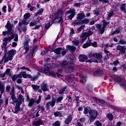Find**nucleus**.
<instances>
[{
    "label": "nucleus",
    "instance_id": "f257e3e1",
    "mask_svg": "<svg viewBox=\"0 0 126 126\" xmlns=\"http://www.w3.org/2000/svg\"><path fill=\"white\" fill-rule=\"evenodd\" d=\"M14 87H13L11 89V93L10 94L11 99L15 103H17L18 105H21L22 104V102H23L24 98L23 96L21 94H19L18 100L16 99V97L15 96V94H14Z\"/></svg>",
    "mask_w": 126,
    "mask_h": 126
},
{
    "label": "nucleus",
    "instance_id": "f03ea898",
    "mask_svg": "<svg viewBox=\"0 0 126 126\" xmlns=\"http://www.w3.org/2000/svg\"><path fill=\"white\" fill-rule=\"evenodd\" d=\"M16 54V50L14 49H12L11 50H10L8 52V56L6 57V55L4 54L1 63H7L8 61H12V59H13V57H14V55Z\"/></svg>",
    "mask_w": 126,
    "mask_h": 126
},
{
    "label": "nucleus",
    "instance_id": "7ed1b4c3",
    "mask_svg": "<svg viewBox=\"0 0 126 126\" xmlns=\"http://www.w3.org/2000/svg\"><path fill=\"white\" fill-rule=\"evenodd\" d=\"M54 22H59L61 24H63V11L58 10L57 14L55 15Z\"/></svg>",
    "mask_w": 126,
    "mask_h": 126
},
{
    "label": "nucleus",
    "instance_id": "20e7f679",
    "mask_svg": "<svg viewBox=\"0 0 126 126\" xmlns=\"http://www.w3.org/2000/svg\"><path fill=\"white\" fill-rule=\"evenodd\" d=\"M10 35V36H8L7 37H5L3 39V42H10L14 38H15L14 41H15L16 42L18 41V35L17 34L13 33V32H12Z\"/></svg>",
    "mask_w": 126,
    "mask_h": 126
},
{
    "label": "nucleus",
    "instance_id": "39448f33",
    "mask_svg": "<svg viewBox=\"0 0 126 126\" xmlns=\"http://www.w3.org/2000/svg\"><path fill=\"white\" fill-rule=\"evenodd\" d=\"M56 64H46L45 65V69H40L39 71L40 72H43L44 73H48L50 72V68H55Z\"/></svg>",
    "mask_w": 126,
    "mask_h": 126
},
{
    "label": "nucleus",
    "instance_id": "423d86ee",
    "mask_svg": "<svg viewBox=\"0 0 126 126\" xmlns=\"http://www.w3.org/2000/svg\"><path fill=\"white\" fill-rule=\"evenodd\" d=\"M90 46H93L94 48H97L98 47L97 42L94 41L93 43L91 42V40L89 39V37L88 41H87L86 43L83 44V48H84V49H86L87 48H88V47H90Z\"/></svg>",
    "mask_w": 126,
    "mask_h": 126
},
{
    "label": "nucleus",
    "instance_id": "0eeeda50",
    "mask_svg": "<svg viewBox=\"0 0 126 126\" xmlns=\"http://www.w3.org/2000/svg\"><path fill=\"white\" fill-rule=\"evenodd\" d=\"M31 43V40L30 38H27L23 46V49L25 51V53H24V55L28 53L30 50L29 44Z\"/></svg>",
    "mask_w": 126,
    "mask_h": 126
},
{
    "label": "nucleus",
    "instance_id": "6e6552de",
    "mask_svg": "<svg viewBox=\"0 0 126 126\" xmlns=\"http://www.w3.org/2000/svg\"><path fill=\"white\" fill-rule=\"evenodd\" d=\"M97 116H98V112H97L96 110H92L90 112V118L91 119V123L95 121Z\"/></svg>",
    "mask_w": 126,
    "mask_h": 126
},
{
    "label": "nucleus",
    "instance_id": "1a4fd4ad",
    "mask_svg": "<svg viewBox=\"0 0 126 126\" xmlns=\"http://www.w3.org/2000/svg\"><path fill=\"white\" fill-rule=\"evenodd\" d=\"M75 11L76 10L74 8H72L70 9L69 11L66 12V14L67 15L70 14V15L68 16L67 19L71 20V19H72L75 15Z\"/></svg>",
    "mask_w": 126,
    "mask_h": 126
},
{
    "label": "nucleus",
    "instance_id": "9d476101",
    "mask_svg": "<svg viewBox=\"0 0 126 126\" xmlns=\"http://www.w3.org/2000/svg\"><path fill=\"white\" fill-rule=\"evenodd\" d=\"M41 96L39 95L38 96V99L36 101V99L32 98L30 99L29 103L28 106L30 107V108H31L35 103H36V104H39L40 102H41Z\"/></svg>",
    "mask_w": 126,
    "mask_h": 126
},
{
    "label": "nucleus",
    "instance_id": "9b49d317",
    "mask_svg": "<svg viewBox=\"0 0 126 126\" xmlns=\"http://www.w3.org/2000/svg\"><path fill=\"white\" fill-rule=\"evenodd\" d=\"M55 105H56V98L54 97H52V101L47 103L46 108L47 110H50V106L53 108Z\"/></svg>",
    "mask_w": 126,
    "mask_h": 126
},
{
    "label": "nucleus",
    "instance_id": "f8f14e48",
    "mask_svg": "<svg viewBox=\"0 0 126 126\" xmlns=\"http://www.w3.org/2000/svg\"><path fill=\"white\" fill-rule=\"evenodd\" d=\"M95 28L98 29V33L99 34H104V32H105V29L106 27H104V26H102L100 24L95 25Z\"/></svg>",
    "mask_w": 126,
    "mask_h": 126
},
{
    "label": "nucleus",
    "instance_id": "ddd939ff",
    "mask_svg": "<svg viewBox=\"0 0 126 126\" xmlns=\"http://www.w3.org/2000/svg\"><path fill=\"white\" fill-rule=\"evenodd\" d=\"M117 50H118V51H119V53L121 54V55H124L126 53V46L118 45L117 46Z\"/></svg>",
    "mask_w": 126,
    "mask_h": 126
},
{
    "label": "nucleus",
    "instance_id": "4468645a",
    "mask_svg": "<svg viewBox=\"0 0 126 126\" xmlns=\"http://www.w3.org/2000/svg\"><path fill=\"white\" fill-rule=\"evenodd\" d=\"M18 77L19 78H21L22 77H23L24 78H27V77H28V78H32V76L31 75L27 74L25 72H22L18 75Z\"/></svg>",
    "mask_w": 126,
    "mask_h": 126
},
{
    "label": "nucleus",
    "instance_id": "2eb2a0df",
    "mask_svg": "<svg viewBox=\"0 0 126 126\" xmlns=\"http://www.w3.org/2000/svg\"><path fill=\"white\" fill-rule=\"evenodd\" d=\"M74 71V66H68L65 68V72L67 73H71Z\"/></svg>",
    "mask_w": 126,
    "mask_h": 126
},
{
    "label": "nucleus",
    "instance_id": "dca6fc26",
    "mask_svg": "<svg viewBox=\"0 0 126 126\" xmlns=\"http://www.w3.org/2000/svg\"><path fill=\"white\" fill-rule=\"evenodd\" d=\"M72 120V116H71V115L69 114L64 121V124H65V125H69V124L71 123Z\"/></svg>",
    "mask_w": 126,
    "mask_h": 126
},
{
    "label": "nucleus",
    "instance_id": "f3484780",
    "mask_svg": "<svg viewBox=\"0 0 126 126\" xmlns=\"http://www.w3.org/2000/svg\"><path fill=\"white\" fill-rule=\"evenodd\" d=\"M79 76L80 78V83H81V84H83V85L84 84V83L86 82V78H87V77H86V75L80 74Z\"/></svg>",
    "mask_w": 126,
    "mask_h": 126
},
{
    "label": "nucleus",
    "instance_id": "a211bd4d",
    "mask_svg": "<svg viewBox=\"0 0 126 126\" xmlns=\"http://www.w3.org/2000/svg\"><path fill=\"white\" fill-rule=\"evenodd\" d=\"M78 59L80 62L84 63V62H85V61L88 59V57H87L86 55L81 54L79 55Z\"/></svg>",
    "mask_w": 126,
    "mask_h": 126
},
{
    "label": "nucleus",
    "instance_id": "6ab92c4d",
    "mask_svg": "<svg viewBox=\"0 0 126 126\" xmlns=\"http://www.w3.org/2000/svg\"><path fill=\"white\" fill-rule=\"evenodd\" d=\"M66 48L67 50L70 51L72 53H74V52H75V50H76V47L74 46L66 45Z\"/></svg>",
    "mask_w": 126,
    "mask_h": 126
},
{
    "label": "nucleus",
    "instance_id": "aec40b11",
    "mask_svg": "<svg viewBox=\"0 0 126 126\" xmlns=\"http://www.w3.org/2000/svg\"><path fill=\"white\" fill-rule=\"evenodd\" d=\"M65 79L68 82H72L74 80V76L73 75H68L65 77Z\"/></svg>",
    "mask_w": 126,
    "mask_h": 126
},
{
    "label": "nucleus",
    "instance_id": "412c9836",
    "mask_svg": "<svg viewBox=\"0 0 126 126\" xmlns=\"http://www.w3.org/2000/svg\"><path fill=\"white\" fill-rule=\"evenodd\" d=\"M5 28L7 29L8 31H12L11 29H12V25L10 24V22L8 21L6 26H5Z\"/></svg>",
    "mask_w": 126,
    "mask_h": 126
},
{
    "label": "nucleus",
    "instance_id": "4be33fe9",
    "mask_svg": "<svg viewBox=\"0 0 126 126\" xmlns=\"http://www.w3.org/2000/svg\"><path fill=\"white\" fill-rule=\"evenodd\" d=\"M19 111H20V106H19V105L18 104H17L15 106L14 110H12V112H13V113H14V114H17L18 113V112H19Z\"/></svg>",
    "mask_w": 126,
    "mask_h": 126
},
{
    "label": "nucleus",
    "instance_id": "5701e85b",
    "mask_svg": "<svg viewBox=\"0 0 126 126\" xmlns=\"http://www.w3.org/2000/svg\"><path fill=\"white\" fill-rule=\"evenodd\" d=\"M77 19H79V20L84 19V18H85V14H84L83 13H78L77 14Z\"/></svg>",
    "mask_w": 126,
    "mask_h": 126
},
{
    "label": "nucleus",
    "instance_id": "b1692460",
    "mask_svg": "<svg viewBox=\"0 0 126 126\" xmlns=\"http://www.w3.org/2000/svg\"><path fill=\"white\" fill-rule=\"evenodd\" d=\"M40 87L42 91L46 92L49 91V89H48V85L46 84L43 83L41 85Z\"/></svg>",
    "mask_w": 126,
    "mask_h": 126
},
{
    "label": "nucleus",
    "instance_id": "393cba45",
    "mask_svg": "<svg viewBox=\"0 0 126 126\" xmlns=\"http://www.w3.org/2000/svg\"><path fill=\"white\" fill-rule=\"evenodd\" d=\"M43 120L41 119L38 120L37 121L33 123V125L35 126H39L41 125H43Z\"/></svg>",
    "mask_w": 126,
    "mask_h": 126
},
{
    "label": "nucleus",
    "instance_id": "a878e982",
    "mask_svg": "<svg viewBox=\"0 0 126 126\" xmlns=\"http://www.w3.org/2000/svg\"><path fill=\"white\" fill-rule=\"evenodd\" d=\"M85 36H86L87 38L88 36H91V35H93V32L91 31V30H88L87 32L83 33Z\"/></svg>",
    "mask_w": 126,
    "mask_h": 126
},
{
    "label": "nucleus",
    "instance_id": "bb28decb",
    "mask_svg": "<svg viewBox=\"0 0 126 126\" xmlns=\"http://www.w3.org/2000/svg\"><path fill=\"white\" fill-rule=\"evenodd\" d=\"M92 111V110H91V108H90V107H89L85 108L84 110V114L85 115H87V114H90V112H91Z\"/></svg>",
    "mask_w": 126,
    "mask_h": 126
},
{
    "label": "nucleus",
    "instance_id": "cd10ccee",
    "mask_svg": "<svg viewBox=\"0 0 126 126\" xmlns=\"http://www.w3.org/2000/svg\"><path fill=\"white\" fill-rule=\"evenodd\" d=\"M49 51H51V52L53 51L51 50V46H49L48 48H47L45 50L43 51L41 53V56H45V55H46L49 52Z\"/></svg>",
    "mask_w": 126,
    "mask_h": 126
},
{
    "label": "nucleus",
    "instance_id": "c85d7f7f",
    "mask_svg": "<svg viewBox=\"0 0 126 126\" xmlns=\"http://www.w3.org/2000/svg\"><path fill=\"white\" fill-rule=\"evenodd\" d=\"M67 89V86H65L64 87H62L59 91V94H63L65 90Z\"/></svg>",
    "mask_w": 126,
    "mask_h": 126
},
{
    "label": "nucleus",
    "instance_id": "c756f323",
    "mask_svg": "<svg viewBox=\"0 0 126 126\" xmlns=\"http://www.w3.org/2000/svg\"><path fill=\"white\" fill-rule=\"evenodd\" d=\"M112 77L113 78L115 82H120L122 81V78H121V77H120L113 76H112Z\"/></svg>",
    "mask_w": 126,
    "mask_h": 126
},
{
    "label": "nucleus",
    "instance_id": "7c9ffc66",
    "mask_svg": "<svg viewBox=\"0 0 126 126\" xmlns=\"http://www.w3.org/2000/svg\"><path fill=\"white\" fill-rule=\"evenodd\" d=\"M102 73H103V71H102V70L97 69L96 71H95L94 73V74L96 76H98V75H101Z\"/></svg>",
    "mask_w": 126,
    "mask_h": 126
},
{
    "label": "nucleus",
    "instance_id": "2f4dec72",
    "mask_svg": "<svg viewBox=\"0 0 126 126\" xmlns=\"http://www.w3.org/2000/svg\"><path fill=\"white\" fill-rule=\"evenodd\" d=\"M93 99V100H94V101H95L97 103H100V104H104V103L105 102L104 100H100L98 99L97 97H94Z\"/></svg>",
    "mask_w": 126,
    "mask_h": 126
},
{
    "label": "nucleus",
    "instance_id": "473e14b6",
    "mask_svg": "<svg viewBox=\"0 0 126 126\" xmlns=\"http://www.w3.org/2000/svg\"><path fill=\"white\" fill-rule=\"evenodd\" d=\"M62 48H56L54 50V53H55V54H57V55H60L61 53L62 52Z\"/></svg>",
    "mask_w": 126,
    "mask_h": 126
},
{
    "label": "nucleus",
    "instance_id": "72a5a7b5",
    "mask_svg": "<svg viewBox=\"0 0 126 126\" xmlns=\"http://www.w3.org/2000/svg\"><path fill=\"white\" fill-rule=\"evenodd\" d=\"M0 91L1 94H3L4 91V86L1 82H0Z\"/></svg>",
    "mask_w": 126,
    "mask_h": 126
},
{
    "label": "nucleus",
    "instance_id": "f704fd0d",
    "mask_svg": "<svg viewBox=\"0 0 126 126\" xmlns=\"http://www.w3.org/2000/svg\"><path fill=\"white\" fill-rule=\"evenodd\" d=\"M107 15V18L108 20H110V19H111V17H112L113 15H114V11L108 12Z\"/></svg>",
    "mask_w": 126,
    "mask_h": 126
},
{
    "label": "nucleus",
    "instance_id": "c9c22d12",
    "mask_svg": "<svg viewBox=\"0 0 126 126\" xmlns=\"http://www.w3.org/2000/svg\"><path fill=\"white\" fill-rule=\"evenodd\" d=\"M39 23V21H32L30 23V26L33 27L35 26V25H37Z\"/></svg>",
    "mask_w": 126,
    "mask_h": 126
},
{
    "label": "nucleus",
    "instance_id": "e433bc0d",
    "mask_svg": "<svg viewBox=\"0 0 126 126\" xmlns=\"http://www.w3.org/2000/svg\"><path fill=\"white\" fill-rule=\"evenodd\" d=\"M107 119L109 120V121H113L114 120V116H113V114L112 113H109L106 116Z\"/></svg>",
    "mask_w": 126,
    "mask_h": 126
},
{
    "label": "nucleus",
    "instance_id": "4c0bfd02",
    "mask_svg": "<svg viewBox=\"0 0 126 126\" xmlns=\"http://www.w3.org/2000/svg\"><path fill=\"white\" fill-rule=\"evenodd\" d=\"M89 22H90V21L88 19H84L81 20V24H87Z\"/></svg>",
    "mask_w": 126,
    "mask_h": 126
},
{
    "label": "nucleus",
    "instance_id": "58836bf2",
    "mask_svg": "<svg viewBox=\"0 0 126 126\" xmlns=\"http://www.w3.org/2000/svg\"><path fill=\"white\" fill-rule=\"evenodd\" d=\"M126 4L124 3L121 4V9L122 11H124V13H126Z\"/></svg>",
    "mask_w": 126,
    "mask_h": 126
},
{
    "label": "nucleus",
    "instance_id": "ea45409f",
    "mask_svg": "<svg viewBox=\"0 0 126 126\" xmlns=\"http://www.w3.org/2000/svg\"><path fill=\"white\" fill-rule=\"evenodd\" d=\"M12 33H13L12 32V31H7L6 32L4 31L2 32V35H3V36H5V35H6L7 34H8V35L9 36V35H11V34H12Z\"/></svg>",
    "mask_w": 126,
    "mask_h": 126
},
{
    "label": "nucleus",
    "instance_id": "a19ab883",
    "mask_svg": "<svg viewBox=\"0 0 126 126\" xmlns=\"http://www.w3.org/2000/svg\"><path fill=\"white\" fill-rule=\"evenodd\" d=\"M32 87L34 91H38V90H39V89L40 88V87L39 86L36 85H32Z\"/></svg>",
    "mask_w": 126,
    "mask_h": 126
},
{
    "label": "nucleus",
    "instance_id": "79ce46f5",
    "mask_svg": "<svg viewBox=\"0 0 126 126\" xmlns=\"http://www.w3.org/2000/svg\"><path fill=\"white\" fill-rule=\"evenodd\" d=\"M120 31H121L120 28H117L115 31L113 32L111 35H116V34H119V33H120Z\"/></svg>",
    "mask_w": 126,
    "mask_h": 126
},
{
    "label": "nucleus",
    "instance_id": "37998d69",
    "mask_svg": "<svg viewBox=\"0 0 126 126\" xmlns=\"http://www.w3.org/2000/svg\"><path fill=\"white\" fill-rule=\"evenodd\" d=\"M104 53L107 55V56L104 58V61H107V60L109 59L108 55H110V52L108 50L104 49Z\"/></svg>",
    "mask_w": 126,
    "mask_h": 126
},
{
    "label": "nucleus",
    "instance_id": "c03bdc74",
    "mask_svg": "<svg viewBox=\"0 0 126 126\" xmlns=\"http://www.w3.org/2000/svg\"><path fill=\"white\" fill-rule=\"evenodd\" d=\"M55 117H63V114L59 111H56L54 112Z\"/></svg>",
    "mask_w": 126,
    "mask_h": 126
},
{
    "label": "nucleus",
    "instance_id": "a18cd8bd",
    "mask_svg": "<svg viewBox=\"0 0 126 126\" xmlns=\"http://www.w3.org/2000/svg\"><path fill=\"white\" fill-rule=\"evenodd\" d=\"M72 24L74 26L79 25L81 24V21L75 20V21H73V22H72Z\"/></svg>",
    "mask_w": 126,
    "mask_h": 126
},
{
    "label": "nucleus",
    "instance_id": "49530a36",
    "mask_svg": "<svg viewBox=\"0 0 126 126\" xmlns=\"http://www.w3.org/2000/svg\"><path fill=\"white\" fill-rule=\"evenodd\" d=\"M95 56H96L95 53H94L93 52H90L88 54V57L90 59H91L92 58H94Z\"/></svg>",
    "mask_w": 126,
    "mask_h": 126
},
{
    "label": "nucleus",
    "instance_id": "de8ad7c7",
    "mask_svg": "<svg viewBox=\"0 0 126 126\" xmlns=\"http://www.w3.org/2000/svg\"><path fill=\"white\" fill-rule=\"evenodd\" d=\"M95 57L97 60H101L102 59V54L100 53H95Z\"/></svg>",
    "mask_w": 126,
    "mask_h": 126
},
{
    "label": "nucleus",
    "instance_id": "09e8293b",
    "mask_svg": "<svg viewBox=\"0 0 126 126\" xmlns=\"http://www.w3.org/2000/svg\"><path fill=\"white\" fill-rule=\"evenodd\" d=\"M81 38H82L81 43L83 44L84 42H85V40L87 39V37L85 36L83 34L81 35Z\"/></svg>",
    "mask_w": 126,
    "mask_h": 126
},
{
    "label": "nucleus",
    "instance_id": "8fccbe9b",
    "mask_svg": "<svg viewBox=\"0 0 126 126\" xmlns=\"http://www.w3.org/2000/svg\"><path fill=\"white\" fill-rule=\"evenodd\" d=\"M44 12V9L41 8L37 12L35 13V16L37 15H40V14H42V13Z\"/></svg>",
    "mask_w": 126,
    "mask_h": 126
},
{
    "label": "nucleus",
    "instance_id": "3c124183",
    "mask_svg": "<svg viewBox=\"0 0 126 126\" xmlns=\"http://www.w3.org/2000/svg\"><path fill=\"white\" fill-rule=\"evenodd\" d=\"M98 4V2L96 0H93L91 2V5L92 6H96Z\"/></svg>",
    "mask_w": 126,
    "mask_h": 126
},
{
    "label": "nucleus",
    "instance_id": "603ef678",
    "mask_svg": "<svg viewBox=\"0 0 126 126\" xmlns=\"http://www.w3.org/2000/svg\"><path fill=\"white\" fill-rule=\"evenodd\" d=\"M119 44H120V45H126V41L124 39H121L119 41Z\"/></svg>",
    "mask_w": 126,
    "mask_h": 126
},
{
    "label": "nucleus",
    "instance_id": "864d4df0",
    "mask_svg": "<svg viewBox=\"0 0 126 126\" xmlns=\"http://www.w3.org/2000/svg\"><path fill=\"white\" fill-rule=\"evenodd\" d=\"M38 77H39V74H38L37 75H35L34 76L32 77L31 78V81H35V80H36V79H38Z\"/></svg>",
    "mask_w": 126,
    "mask_h": 126
},
{
    "label": "nucleus",
    "instance_id": "5fc2aeb1",
    "mask_svg": "<svg viewBox=\"0 0 126 126\" xmlns=\"http://www.w3.org/2000/svg\"><path fill=\"white\" fill-rule=\"evenodd\" d=\"M69 64V63H68V62L66 61H63L62 62L61 65H62V66H66V65H68Z\"/></svg>",
    "mask_w": 126,
    "mask_h": 126
},
{
    "label": "nucleus",
    "instance_id": "6e6d98bb",
    "mask_svg": "<svg viewBox=\"0 0 126 126\" xmlns=\"http://www.w3.org/2000/svg\"><path fill=\"white\" fill-rule=\"evenodd\" d=\"M53 126H61V122L59 121H56L53 124Z\"/></svg>",
    "mask_w": 126,
    "mask_h": 126
},
{
    "label": "nucleus",
    "instance_id": "4d7b16f0",
    "mask_svg": "<svg viewBox=\"0 0 126 126\" xmlns=\"http://www.w3.org/2000/svg\"><path fill=\"white\" fill-rule=\"evenodd\" d=\"M6 45H7V42L6 41H4L2 45H1L2 49H4L5 50H6Z\"/></svg>",
    "mask_w": 126,
    "mask_h": 126
},
{
    "label": "nucleus",
    "instance_id": "13d9d810",
    "mask_svg": "<svg viewBox=\"0 0 126 126\" xmlns=\"http://www.w3.org/2000/svg\"><path fill=\"white\" fill-rule=\"evenodd\" d=\"M30 17V13H27L24 15V19H28Z\"/></svg>",
    "mask_w": 126,
    "mask_h": 126
},
{
    "label": "nucleus",
    "instance_id": "bf43d9fd",
    "mask_svg": "<svg viewBox=\"0 0 126 126\" xmlns=\"http://www.w3.org/2000/svg\"><path fill=\"white\" fill-rule=\"evenodd\" d=\"M84 27H85V26L83 25L82 26H81L80 27H79L78 30V33H80V32H81V31H82V30H83V29H84Z\"/></svg>",
    "mask_w": 126,
    "mask_h": 126
},
{
    "label": "nucleus",
    "instance_id": "052dcab7",
    "mask_svg": "<svg viewBox=\"0 0 126 126\" xmlns=\"http://www.w3.org/2000/svg\"><path fill=\"white\" fill-rule=\"evenodd\" d=\"M73 45H74L75 46H78L79 45V40H74L72 41Z\"/></svg>",
    "mask_w": 126,
    "mask_h": 126
},
{
    "label": "nucleus",
    "instance_id": "680f3d73",
    "mask_svg": "<svg viewBox=\"0 0 126 126\" xmlns=\"http://www.w3.org/2000/svg\"><path fill=\"white\" fill-rule=\"evenodd\" d=\"M19 78V77L18 76V75H14L12 77V81H15L17 78Z\"/></svg>",
    "mask_w": 126,
    "mask_h": 126
},
{
    "label": "nucleus",
    "instance_id": "e2e57ef3",
    "mask_svg": "<svg viewBox=\"0 0 126 126\" xmlns=\"http://www.w3.org/2000/svg\"><path fill=\"white\" fill-rule=\"evenodd\" d=\"M22 24H24V25H28V22H27V19H24L22 21Z\"/></svg>",
    "mask_w": 126,
    "mask_h": 126
},
{
    "label": "nucleus",
    "instance_id": "0e129e2a",
    "mask_svg": "<svg viewBox=\"0 0 126 126\" xmlns=\"http://www.w3.org/2000/svg\"><path fill=\"white\" fill-rule=\"evenodd\" d=\"M49 76H52L53 77H55L56 76V73H55L53 71H51L49 73Z\"/></svg>",
    "mask_w": 126,
    "mask_h": 126
},
{
    "label": "nucleus",
    "instance_id": "69168bd1",
    "mask_svg": "<svg viewBox=\"0 0 126 126\" xmlns=\"http://www.w3.org/2000/svg\"><path fill=\"white\" fill-rule=\"evenodd\" d=\"M102 23H103V26H104V27H106V26H107V25H108V24H109V22H106V20H102Z\"/></svg>",
    "mask_w": 126,
    "mask_h": 126
},
{
    "label": "nucleus",
    "instance_id": "338daca9",
    "mask_svg": "<svg viewBox=\"0 0 126 126\" xmlns=\"http://www.w3.org/2000/svg\"><path fill=\"white\" fill-rule=\"evenodd\" d=\"M94 125H95V126H103V125H102V123H101L99 121H97Z\"/></svg>",
    "mask_w": 126,
    "mask_h": 126
},
{
    "label": "nucleus",
    "instance_id": "774afa93",
    "mask_svg": "<svg viewBox=\"0 0 126 126\" xmlns=\"http://www.w3.org/2000/svg\"><path fill=\"white\" fill-rule=\"evenodd\" d=\"M74 33V30H73V28H71V31L70 32V37H72Z\"/></svg>",
    "mask_w": 126,
    "mask_h": 126
}]
</instances>
